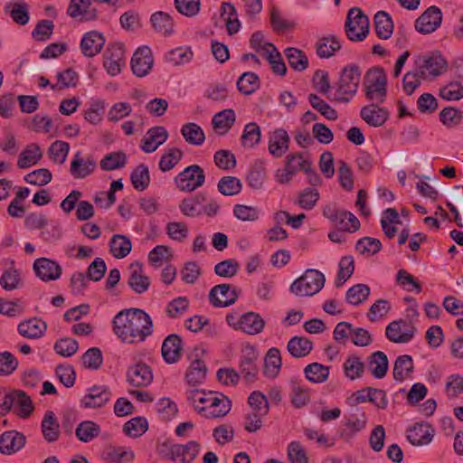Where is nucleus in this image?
I'll list each match as a JSON object with an SVG mask.
<instances>
[{"label":"nucleus","mask_w":463,"mask_h":463,"mask_svg":"<svg viewBox=\"0 0 463 463\" xmlns=\"http://www.w3.org/2000/svg\"><path fill=\"white\" fill-rule=\"evenodd\" d=\"M183 340L177 334H171L167 335L161 348V353L164 360L168 364L177 362L181 356Z\"/></svg>","instance_id":"obj_24"},{"label":"nucleus","mask_w":463,"mask_h":463,"mask_svg":"<svg viewBox=\"0 0 463 463\" xmlns=\"http://www.w3.org/2000/svg\"><path fill=\"white\" fill-rule=\"evenodd\" d=\"M25 437L16 430H8L0 435V453L12 455L24 448Z\"/></svg>","instance_id":"obj_21"},{"label":"nucleus","mask_w":463,"mask_h":463,"mask_svg":"<svg viewBox=\"0 0 463 463\" xmlns=\"http://www.w3.org/2000/svg\"><path fill=\"white\" fill-rule=\"evenodd\" d=\"M373 24L379 38L387 40L392 36L394 25L391 15L387 12L378 11L374 14Z\"/></svg>","instance_id":"obj_35"},{"label":"nucleus","mask_w":463,"mask_h":463,"mask_svg":"<svg viewBox=\"0 0 463 463\" xmlns=\"http://www.w3.org/2000/svg\"><path fill=\"white\" fill-rule=\"evenodd\" d=\"M282 361L280 352L276 347H271L264 358L263 373L266 377L275 378L281 368Z\"/></svg>","instance_id":"obj_39"},{"label":"nucleus","mask_w":463,"mask_h":463,"mask_svg":"<svg viewBox=\"0 0 463 463\" xmlns=\"http://www.w3.org/2000/svg\"><path fill=\"white\" fill-rule=\"evenodd\" d=\"M97 163L91 156H82L78 151L71 162L70 173L76 179H83L96 169Z\"/></svg>","instance_id":"obj_15"},{"label":"nucleus","mask_w":463,"mask_h":463,"mask_svg":"<svg viewBox=\"0 0 463 463\" xmlns=\"http://www.w3.org/2000/svg\"><path fill=\"white\" fill-rule=\"evenodd\" d=\"M304 373L309 382L321 383L328 379L329 367L318 363H312L306 366Z\"/></svg>","instance_id":"obj_50"},{"label":"nucleus","mask_w":463,"mask_h":463,"mask_svg":"<svg viewBox=\"0 0 463 463\" xmlns=\"http://www.w3.org/2000/svg\"><path fill=\"white\" fill-rule=\"evenodd\" d=\"M42 433L47 442H55L59 439L60 424L53 411H47L41 424Z\"/></svg>","instance_id":"obj_32"},{"label":"nucleus","mask_w":463,"mask_h":463,"mask_svg":"<svg viewBox=\"0 0 463 463\" xmlns=\"http://www.w3.org/2000/svg\"><path fill=\"white\" fill-rule=\"evenodd\" d=\"M193 58V52L190 48L177 47L169 51L165 54V61L174 65L178 66L190 61Z\"/></svg>","instance_id":"obj_64"},{"label":"nucleus","mask_w":463,"mask_h":463,"mask_svg":"<svg viewBox=\"0 0 463 463\" xmlns=\"http://www.w3.org/2000/svg\"><path fill=\"white\" fill-rule=\"evenodd\" d=\"M370 22L368 16L359 7L351 8L346 15L345 31L352 42H362L369 34Z\"/></svg>","instance_id":"obj_4"},{"label":"nucleus","mask_w":463,"mask_h":463,"mask_svg":"<svg viewBox=\"0 0 463 463\" xmlns=\"http://www.w3.org/2000/svg\"><path fill=\"white\" fill-rule=\"evenodd\" d=\"M105 37L98 31L86 33L80 42V49L84 56L94 57L105 44Z\"/></svg>","instance_id":"obj_23"},{"label":"nucleus","mask_w":463,"mask_h":463,"mask_svg":"<svg viewBox=\"0 0 463 463\" xmlns=\"http://www.w3.org/2000/svg\"><path fill=\"white\" fill-rule=\"evenodd\" d=\"M115 335L129 345L143 343L153 334L151 317L143 309L131 307L119 311L112 320Z\"/></svg>","instance_id":"obj_1"},{"label":"nucleus","mask_w":463,"mask_h":463,"mask_svg":"<svg viewBox=\"0 0 463 463\" xmlns=\"http://www.w3.org/2000/svg\"><path fill=\"white\" fill-rule=\"evenodd\" d=\"M312 342L304 336H294L288 342L287 349L295 358L307 356L312 350Z\"/></svg>","instance_id":"obj_43"},{"label":"nucleus","mask_w":463,"mask_h":463,"mask_svg":"<svg viewBox=\"0 0 463 463\" xmlns=\"http://www.w3.org/2000/svg\"><path fill=\"white\" fill-rule=\"evenodd\" d=\"M414 370L413 360L411 355L402 354L394 362L392 376L395 381L403 382L411 377Z\"/></svg>","instance_id":"obj_36"},{"label":"nucleus","mask_w":463,"mask_h":463,"mask_svg":"<svg viewBox=\"0 0 463 463\" xmlns=\"http://www.w3.org/2000/svg\"><path fill=\"white\" fill-rule=\"evenodd\" d=\"M36 276L43 281L56 280L61 276V267L47 258L37 259L33 263Z\"/></svg>","instance_id":"obj_16"},{"label":"nucleus","mask_w":463,"mask_h":463,"mask_svg":"<svg viewBox=\"0 0 463 463\" xmlns=\"http://www.w3.org/2000/svg\"><path fill=\"white\" fill-rule=\"evenodd\" d=\"M43 157V152L36 143H31L25 146L17 160L19 168H28L36 165Z\"/></svg>","instance_id":"obj_38"},{"label":"nucleus","mask_w":463,"mask_h":463,"mask_svg":"<svg viewBox=\"0 0 463 463\" xmlns=\"http://www.w3.org/2000/svg\"><path fill=\"white\" fill-rule=\"evenodd\" d=\"M154 59L151 50L142 46L134 52L130 66L133 73L137 77H144L149 73L153 67Z\"/></svg>","instance_id":"obj_12"},{"label":"nucleus","mask_w":463,"mask_h":463,"mask_svg":"<svg viewBox=\"0 0 463 463\" xmlns=\"http://www.w3.org/2000/svg\"><path fill=\"white\" fill-rule=\"evenodd\" d=\"M364 84L367 99L378 103L385 100L387 79L383 68L376 66L369 69L364 75Z\"/></svg>","instance_id":"obj_5"},{"label":"nucleus","mask_w":463,"mask_h":463,"mask_svg":"<svg viewBox=\"0 0 463 463\" xmlns=\"http://www.w3.org/2000/svg\"><path fill=\"white\" fill-rule=\"evenodd\" d=\"M367 417L364 411L356 409L345 418V427L340 432V436L345 439L353 438L357 432L364 430L366 426Z\"/></svg>","instance_id":"obj_22"},{"label":"nucleus","mask_w":463,"mask_h":463,"mask_svg":"<svg viewBox=\"0 0 463 463\" xmlns=\"http://www.w3.org/2000/svg\"><path fill=\"white\" fill-rule=\"evenodd\" d=\"M325 282L326 278L322 272L309 269L291 284L289 290L299 297L314 296L323 288Z\"/></svg>","instance_id":"obj_3"},{"label":"nucleus","mask_w":463,"mask_h":463,"mask_svg":"<svg viewBox=\"0 0 463 463\" xmlns=\"http://www.w3.org/2000/svg\"><path fill=\"white\" fill-rule=\"evenodd\" d=\"M17 329L24 337L37 339L43 335L47 329V325L41 319L33 317L21 322Z\"/></svg>","instance_id":"obj_33"},{"label":"nucleus","mask_w":463,"mask_h":463,"mask_svg":"<svg viewBox=\"0 0 463 463\" xmlns=\"http://www.w3.org/2000/svg\"><path fill=\"white\" fill-rule=\"evenodd\" d=\"M341 44L335 36L322 38L317 45V55L321 58H329L340 50Z\"/></svg>","instance_id":"obj_60"},{"label":"nucleus","mask_w":463,"mask_h":463,"mask_svg":"<svg viewBox=\"0 0 463 463\" xmlns=\"http://www.w3.org/2000/svg\"><path fill=\"white\" fill-rule=\"evenodd\" d=\"M308 101L313 109L317 110L328 120H335L338 114L328 103L320 99L317 94L311 93L308 95Z\"/></svg>","instance_id":"obj_56"},{"label":"nucleus","mask_w":463,"mask_h":463,"mask_svg":"<svg viewBox=\"0 0 463 463\" xmlns=\"http://www.w3.org/2000/svg\"><path fill=\"white\" fill-rule=\"evenodd\" d=\"M168 137L167 130L161 126L151 128L142 138L141 149L145 153L155 152Z\"/></svg>","instance_id":"obj_19"},{"label":"nucleus","mask_w":463,"mask_h":463,"mask_svg":"<svg viewBox=\"0 0 463 463\" xmlns=\"http://www.w3.org/2000/svg\"><path fill=\"white\" fill-rule=\"evenodd\" d=\"M206 402L213 404L211 419L222 418L229 413L232 408V402L224 394L217 392H208Z\"/></svg>","instance_id":"obj_30"},{"label":"nucleus","mask_w":463,"mask_h":463,"mask_svg":"<svg viewBox=\"0 0 463 463\" xmlns=\"http://www.w3.org/2000/svg\"><path fill=\"white\" fill-rule=\"evenodd\" d=\"M125 51L121 43L109 44L103 53V66L110 76H116L121 72L125 66Z\"/></svg>","instance_id":"obj_7"},{"label":"nucleus","mask_w":463,"mask_h":463,"mask_svg":"<svg viewBox=\"0 0 463 463\" xmlns=\"http://www.w3.org/2000/svg\"><path fill=\"white\" fill-rule=\"evenodd\" d=\"M441 22V10L438 6L432 5L416 20L415 28L420 33L429 34L435 32L440 26Z\"/></svg>","instance_id":"obj_11"},{"label":"nucleus","mask_w":463,"mask_h":463,"mask_svg":"<svg viewBox=\"0 0 463 463\" xmlns=\"http://www.w3.org/2000/svg\"><path fill=\"white\" fill-rule=\"evenodd\" d=\"M323 214L324 216L328 218L334 224H342L345 222L343 218H349V221L352 222L354 228L360 227L359 220L350 212L337 210L328 205L324 208Z\"/></svg>","instance_id":"obj_53"},{"label":"nucleus","mask_w":463,"mask_h":463,"mask_svg":"<svg viewBox=\"0 0 463 463\" xmlns=\"http://www.w3.org/2000/svg\"><path fill=\"white\" fill-rule=\"evenodd\" d=\"M221 17L225 21L227 32L232 35L240 30L241 23L235 6L229 2H224L221 5Z\"/></svg>","instance_id":"obj_41"},{"label":"nucleus","mask_w":463,"mask_h":463,"mask_svg":"<svg viewBox=\"0 0 463 463\" xmlns=\"http://www.w3.org/2000/svg\"><path fill=\"white\" fill-rule=\"evenodd\" d=\"M91 2L92 0H71L68 14L73 18L81 15L84 20L95 19L96 14L89 11Z\"/></svg>","instance_id":"obj_48"},{"label":"nucleus","mask_w":463,"mask_h":463,"mask_svg":"<svg viewBox=\"0 0 463 463\" xmlns=\"http://www.w3.org/2000/svg\"><path fill=\"white\" fill-rule=\"evenodd\" d=\"M175 181L181 191L193 192L203 184L205 175L200 165H192L184 168Z\"/></svg>","instance_id":"obj_6"},{"label":"nucleus","mask_w":463,"mask_h":463,"mask_svg":"<svg viewBox=\"0 0 463 463\" xmlns=\"http://www.w3.org/2000/svg\"><path fill=\"white\" fill-rule=\"evenodd\" d=\"M258 354L253 348L247 349L241 357L240 369L248 383H252L257 379L259 368L256 364Z\"/></svg>","instance_id":"obj_26"},{"label":"nucleus","mask_w":463,"mask_h":463,"mask_svg":"<svg viewBox=\"0 0 463 463\" xmlns=\"http://www.w3.org/2000/svg\"><path fill=\"white\" fill-rule=\"evenodd\" d=\"M291 402L297 408L305 406L309 402V394L304 385L296 380L290 382Z\"/></svg>","instance_id":"obj_62"},{"label":"nucleus","mask_w":463,"mask_h":463,"mask_svg":"<svg viewBox=\"0 0 463 463\" xmlns=\"http://www.w3.org/2000/svg\"><path fill=\"white\" fill-rule=\"evenodd\" d=\"M147 429L148 423L144 417H135L127 421L123 426L124 433L133 438L142 436Z\"/></svg>","instance_id":"obj_59"},{"label":"nucleus","mask_w":463,"mask_h":463,"mask_svg":"<svg viewBox=\"0 0 463 463\" xmlns=\"http://www.w3.org/2000/svg\"><path fill=\"white\" fill-rule=\"evenodd\" d=\"M153 28L164 35L174 33L175 24L173 18L167 13L158 11L154 13L150 18Z\"/></svg>","instance_id":"obj_42"},{"label":"nucleus","mask_w":463,"mask_h":463,"mask_svg":"<svg viewBox=\"0 0 463 463\" xmlns=\"http://www.w3.org/2000/svg\"><path fill=\"white\" fill-rule=\"evenodd\" d=\"M239 325V330L249 335H258L263 331L265 321L260 314L250 311L240 317Z\"/></svg>","instance_id":"obj_29"},{"label":"nucleus","mask_w":463,"mask_h":463,"mask_svg":"<svg viewBox=\"0 0 463 463\" xmlns=\"http://www.w3.org/2000/svg\"><path fill=\"white\" fill-rule=\"evenodd\" d=\"M354 270V260L350 255L344 256L339 261V270L335 279V287L340 288L352 276Z\"/></svg>","instance_id":"obj_55"},{"label":"nucleus","mask_w":463,"mask_h":463,"mask_svg":"<svg viewBox=\"0 0 463 463\" xmlns=\"http://www.w3.org/2000/svg\"><path fill=\"white\" fill-rule=\"evenodd\" d=\"M127 164V156L122 151L106 155L100 161V167L104 171H112L122 168Z\"/></svg>","instance_id":"obj_58"},{"label":"nucleus","mask_w":463,"mask_h":463,"mask_svg":"<svg viewBox=\"0 0 463 463\" xmlns=\"http://www.w3.org/2000/svg\"><path fill=\"white\" fill-rule=\"evenodd\" d=\"M415 65L423 79H426L427 75L433 77L441 75L448 67L446 60L439 53L420 57L415 61Z\"/></svg>","instance_id":"obj_10"},{"label":"nucleus","mask_w":463,"mask_h":463,"mask_svg":"<svg viewBox=\"0 0 463 463\" xmlns=\"http://www.w3.org/2000/svg\"><path fill=\"white\" fill-rule=\"evenodd\" d=\"M417 329L411 323L406 320H396L391 322L385 329L386 337L392 343L404 344L412 340Z\"/></svg>","instance_id":"obj_9"},{"label":"nucleus","mask_w":463,"mask_h":463,"mask_svg":"<svg viewBox=\"0 0 463 463\" xmlns=\"http://www.w3.org/2000/svg\"><path fill=\"white\" fill-rule=\"evenodd\" d=\"M199 450V443L194 440L185 445L175 444L170 448V458L179 459L182 463H191L196 458Z\"/></svg>","instance_id":"obj_25"},{"label":"nucleus","mask_w":463,"mask_h":463,"mask_svg":"<svg viewBox=\"0 0 463 463\" xmlns=\"http://www.w3.org/2000/svg\"><path fill=\"white\" fill-rule=\"evenodd\" d=\"M260 87V79L254 72H244L237 80L238 90L244 95H250Z\"/></svg>","instance_id":"obj_52"},{"label":"nucleus","mask_w":463,"mask_h":463,"mask_svg":"<svg viewBox=\"0 0 463 463\" xmlns=\"http://www.w3.org/2000/svg\"><path fill=\"white\" fill-rule=\"evenodd\" d=\"M266 173V161L262 158L255 160L247 176L249 185L255 190L260 189L265 181Z\"/></svg>","instance_id":"obj_37"},{"label":"nucleus","mask_w":463,"mask_h":463,"mask_svg":"<svg viewBox=\"0 0 463 463\" xmlns=\"http://www.w3.org/2000/svg\"><path fill=\"white\" fill-rule=\"evenodd\" d=\"M199 353L203 354V350L195 348L190 354L192 362L185 373V380L191 385L202 383L206 377L207 367L204 362L199 358Z\"/></svg>","instance_id":"obj_13"},{"label":"nucleus","mask_w":463,"mask_h":463,"mask_svg":"<svg viewBox=\"0 0 463 463\" xmlns=\"http://www.w3.org/2000/svg\"><path fill=\"white\" fill-rule=\"evenodd\" d=\"M127 380L133 386L146 387L153 380L151 368L146 364H136L128 369Z\"/></svg>","instance_id":"obj_18"},{"label":"nucleus","mask_w":463,"mask_h":463,"mask_svg":"<svg viewBox=\"0 0 463 463\" xmlns=\"http://www.w3.org/2000/svg\"><path fill=\"white\" fill-rule=\"evenodd\" d=\"M285 55L288 59V65L293 70L303 71L307 68L308 59L301 50L288 47L285 50Z\"/></svg>","instance_id":"obj_51"},{"label":"nucleus","mask_w":463,"mask_h":463,"mask_svg":"<svg viewBox=\"0 0 463 463\" xmlns=\"http://www.w3.org/2000/svg\"><path fill=\"white\" fill-rule=\"evenodd\" d=\"M218 191L226 196L238 194L241 191V182L234 176H224L221 178L217 184Z\"/></svg>","instance_id":"obj_61"},{"label":"nucleus","mask_w":463,"mask_h":463,"mask_svg":"<svg viewBox=\"0 0 463 463\" xmlns=\"http://www.w3.org/2000/svg\"><path fill=\"white\" fill-rule=\"evenodd\" d=\"M130 180L135 189L138 191L146 189L150 182L148 167L144 164L137 165L131 173Z\"/></svg>","instance_id":"obj_57"},{"label":"nucleus","mask_w":463,"mask_h":463,"mask_svg":"<svg viewBox=\"0 0 463 463\" xmlns=\"http://www.w3.org/2000/svg\"><path fill=\"white\" fill-rule=\"evenodd\" d=\"M110 397L111 393L107 386L94 385L88 389L80 400V404L84 408H100L110 400Z\"/></svg>","instance_id":"obj_14"},{"label":"nucleus","mask_w":463,"mask_h":463,"mask_svg":"<svg viewBox=\"0 0 463 463\" xmlns=\"http://www.w3.org/2000/svg\"><path fill=\"white\" fill-rule=\"evenodd\" d=\"M434 436V430L429 424H416L407 432V439L413 446H423L429 444Z\"/></svg>","instance_id":"obj_28"},{"label":"nucleus","mask_w":463,"mask_h":463,"mask_svg":"<svg viewBox=\"0 0 463 463\" xmlns=\"http://www.w3.org/2000/svg\"><path fill=\"white\" fill-rule=\"evenodd\" d=\"M241 290L230 284L214 286L209 293V300L213 307H226L234 304Z\"/></svg>","instance_id":"obj_8"},{"label":"nucleus","mask_w":463,"mask_h":463,"mask_svg":"<svg viewBox=\"0 0 463 463\" xmlns=\"http://www.w3.org/2000/svg\"><path fill=\"white\" fill-rule=\"evenodd\" d=\"M181 134L188 144L194 146H201L205 139L203 130L196 123L184 124L181 128Z\"/></svg>","instance_id":"obj_46"},{"label":"nucleus","mask_w":463,"mask_h":463,"mask_svg":"<svg viewBox=\"0 0 463 463\" xmlns=\"http://www.w3.org/2000/svg\"><path fill=\"white\" fill-rule=\"evenodd\" d=\"M360 116L369 126L376 128L383 126L387 121L389 112L384 108L371 104L361 109Z\"/></svg>","instance_id":"obj_27"},{"label":"nucleus","mask_w":463,"mask_h":463,"mask_svg":"<svg viewBox=\"0 0 463 463\" xmlns=\"http://www.w3.org/2000/svg\"><path fill=\"white\" fill-rule=\"evenodd\" d=\"M261 131L256 122L248 123L243 129L241 145L244 147L252 148L260 141Z\"/></svg>","instance_id":"obj_54"},{"label":"nucleus","mask_w":463,"mask_h":463,"mask_svg":"<svg viewBox=\"0 0 463 463\" xmlns=\"http://www.w3.org/2000/svg\"><path fill=\"white\" fill-rule=\"evenodd\" d=\"M129 270L128 286L137 294H143L150 287V279L144 273L143 264L140 262L132 263Z\"/></svg>","instance_id":"obj_20"},{"label":"nucleus","mask_w":463,"mask_h":463,"mask_svg":"<svg viewBox=\"0 0 463 463\" xmlns=\"http://www.w3.org/2000/svg\"><path fill=\"white\" fill-rule=\"evenodd\" d=\"M367 367L374 378H383L389 368L387 355L382 351L373 352L367 358Z\"/></svg>","instance_id":"obj_31"},{"label":"nucleus","mask_w":463,"mask_h":463,"mask_svg":"<svg viewBox=\"0 0 463 463\" xmlns=\"http://www.w3.org/2000/svg\"><path fill=\"white\" fill-rule=\"evenodd\" d=\"M75 434L80 441L87 443L100 434V428L92 420H84L78 425Z\"/></svg>","instance_id":"obj_47"},{"label":"nucleus","mask_w":463,"mask_h":463,"mask_svg":"<svg viewBox=\"0 0 463 463\" xmlns=\"http://www.w3.org/2000/svg\"><path fill=\"white\" fill-rule=\"evenodd\" d=\"M343 367L345 376L350 380H355L362 377L365 364L358 356L351 354L345 361Z\"/></svg>","instance_id":"obj_49"},{"label":"nucleus","mask_w":463,"mask_h":463,"mask_svg":"<svg viewBox=\"0 0 463 463\" xmlns=\"http://www.w3.org/2000/svg\"><path fill=\"white\" fill-rule=\"evenodd\" d=\"M5 12L20 25H24L29 21L28 5L24 2L8 3L5 6Z\"/></svg>","instance_id":"obj_44"},{"label":"nucleus","mask_w":463,"mask_h":463,"mask_svg":"<svg viewBox=\"0 0 463 463\" xmlns=\"http://www.w3.org/2000/svg\"><path fill=\"white\" fill-rule=\"evenodd\" d=\"M13 397L15 413L22 418L28 417L33 411L30 397L23 391H13Z\"/></svg>","instance_id":"obj_45"},{"label":"nucleus","mask_w":463,"mask_h":463,"mask_svg":"<svg viewBox=\"0 0 463 463\" xmlns=\"http://www.w3.org/2000/svg\"><path fill=\"white\" fill-rule=\"evenodd\" d=\"M370 294V288L365 284H356L350 288L345 295V300L354 306L359 305L366 300Z\"/></svg>","instance_id":"obj_63"},{"label":"nucleus","mask_w":463,"mask_h":463,"mask_svg":"<svg viewBox=\"0 0 463 463\" xmlns=\"http://www.w3.org/2000/svg\"><path fill=\"white\" fill-rule=\"evenodd\" d=\"M289 136L283 128H277L269 133L268 151L275 158L282 157L288 150Z\"/></svg>","instance_id":"obj_17"},{"label":"nucleus","mask_w":463,"mask_h":463,"mask_svg":"<svg viewBox=\"0 0 463 463\" xmlns=\"http://www.w3.org/2000/svg\"><path fill=\"white\" fill-rule=\"evenodd\" d=\"M361 80V70L356 64H349L342 69L335 85V101L348 103L357 93Z\"/></svg>","instance_id":"obj_2"},{"label":"nucleus","mask_w":463,"mask_h":463,"mask_svg":"<svg viewBox=\"0 0 463 463\" xmlns=\"http://www.w3.org/2000/svg\"><path fill=\"white\" fill-rule=\"evenodd\" d=\"M110 253L117 259H123L132 250L130 239L126 235L115 234L109 241Z\"/></svg>","instance_id":"obj_40"},{"label":"nucleus","mask_w":463,"mask_h":463,"mask_svg":"<svg viewBox=\"0 0 463 463\" xmlns=\"http://www.w3.org/2000/svg\"><path fill=\"white\" fill-rule=\"evenodd\" d=\"M236 119L235 112L232 109H226L216 113L212 119L215 132L225 135L233 126Z\"/></svg>","instance_id":"obj_34"}]
</instances>
